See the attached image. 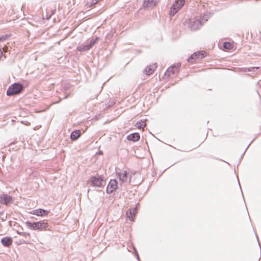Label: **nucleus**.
Wrapping results in <instances>:
<instances>
[{"label":"nucleus","mask_w":261,"mask_h":261,"mask_svg":"<svg viewBox=\"0 0 261 261\" xmlns=\"http://www.w3.org/2000/svg\"><path fill=\"white\" fill-rule=\"evenodd\" d=\"M215 159H216V160H219V159H217V158H215ZM220 161H223V160H220Z\"/></svg>","instance_id":"nucleus-46"},{"label":"nucleus","mask_w":261,"mask_h":261,"mask_svg":"<svg viewBox=\"0 0 261 261\" xmlns=\"http://www.w3.org/2000/svg\"><path fill=\"white\" fill-rule=\"evenodd\" d=\"M182 151H185V152H186V151H190V150H181Z\"/></svg>","instance_id":"nucleus-45"},{"label":"nucleus","mask_w":261,"mask_h":261,"mask_svg":"<svg viewBox=\"0 0 261 261\" xmlns=\"http://www.w3.org/2000/svg\"><path fill=\"white\" fill-rule=\"evenodd\" d=\"M7 38V37L6 36H2V37H0V42L1 41H3L5 40H6Z\"/></svg>","instance_id":"nucleus-32"},{"label":"nucleus","mask_w":261,"mask_h":261,"mask_svg":"<svg viewBox=\"0 0 261 261\" xmlns=\"http://www.w3.org/2000/svg\"><path fill=\"white\" fill-rule=\"evenodd\" d=\"M259 84L261 86V81L259 82Z\"/></svg>","instance_id":"nucleus-47"},{"label":"nucleus","mask_w":261,"mask_h":261,"mask_svg":"<svg viewBox=\"0 0 261 261\" xmlns=\"http://www.w3.org/2000/svg\"><path fill=\"white\" fill-rule=\"evenodd\" d=\"M146 126V123L143 121L138 122L136 124V126L138 128H143Z\"/></svg>","instance_id":"nucleus-21"},{"label":"nucleus","mask_w":261,"mask_h":261,"mask_svg":"<svg viewBox=\"0 0 261 261\" xmlns=\"http://www.w3.org/2000/svg\"><path fill=\"white\" fill-rule=\"evenodd\" d=\"M14 225L15 224H17V228H18V230H16V233L19 234V235H20L22 237H25V238L28 237V238H31V234L29 232H23L22 230H23V228L20 226V225L19 224H17L16 222H14Z\"/></svg>","instance_id":"nucleus-15"},{"label":"nucleus","mask_w":261,"mask_h":261,"mask_svg":"<svg viewBox=\"0 0 261 261\" xmlns=\"http://www.w3.org/2000/svg\"><path fill=\"white\" fill-rule=\"evenodd\" d=\"M258 67H251L249 68H245L244 71H253L255 69H257Z\"/></svg>","instance_id":"nucleus-26"},{"label":"nucleus","mask_w":261,"mask_h":261,"mask_svg":"<svg viewBox=\"0 0 261 261\" xmlns=\"http://www.w3.org/2000/svg\"><path fill=\"white\" fill-rule=\"evenodd\" d=\"M1 243L4 247H9L13 243V239L11 237H5L1 239Z\"/></svg>","instance_id":"nucleus-13"},{"label":"nucleus","mask_w":261,"mask_h":261,"mask_svg":"<svg viewBox=\"0 0 261 261\" xmlns=\"http://www.w3.org/2000/svg\"><path fill=\"white\" fill-rule=\"evenodd\" d=\"M135 255L136 257V258L138 261H141L139 256V254H138V251H136V253H135Z\"/></svg>","instance_id":"nucleus-30"},{"label":"nucleus","mask_w":261,"mask_h":261,"mask_svg":"<svg viewBox=\"0 0 261 261\" xmlns=\"http://www.w3.org/2000/svg\"><path fill=\"white\" fill-rule=\"evenodd\" d=\"M134 149L136 158L139 159H145L146 156L150 154L149 148H135Z\"/></svg>","instance_id":"nucleus-6"},{"label":"nucleus","mask_w":261,"mask_h":261,"mask_svg":"<svg viewBox=\"0 0 261 261\" xmlns=\"http://www.w3.org/2000/svg\"><path fill=\"white\" fill-rule=\"evenodd\" d=\"M174 165V164H172V165H171V166H169V167H167L166 169H165L164 170V171H165V170H167V169L169 168L170 167L172 166H173V165Z\"/></svg>","instance_id":"nucleus-41"},{"label":"nucleus","mask_w":261,"mask_h":261,"mask_svg":"<svg viewBox=\"0 0 261 261\" xmlns=\"http://www.w3.org/2000/svg\"><path fill=\"white\" fill-rule=\"evenodd\" d=\"M77 50L80 51L88 50V48L86 47L85 44H81L77 47Z\"/></svg>","instance_id":"nucleus-22"},{"label":"nucleus","mask_w":261,"mask_h":261,"mask_svg":"<svg viewBox=\"0 0 261 261\" xmlns=\"http://www.w3.org/2000/svg\"><path fill=\"white\" fill-rule=\"evenodd\" d=\"M81 135V132L79 130H76L71 133L70 138L72 140H76Z\"/></svg>","instance_id":"nucleus-20"},{"label":"nucleus","mask_w":261,"mask_h":261,"mask_svg":"<svg viewBox=\"0 0 261 261\" xmlns=\"http://www.w3.org/2000/svg\"><path fill=\"white\" fill-rule=\"evenodd\" d=\"M223 47L225 49H230L232 47V45L230 43L226 42L224 43Z\"/></svg>","instance_id":"nucleus-23"},{"label":"nucleus","mask_w":261,"mask_h":261,"mask_svg":"<svg viewBox=\"0 0 261 261\" xmlns=\"http://www.w3.org/2000/svg\"><path fill=\"white\" fill-rule=\"evenodd\" d=\"M4 211H2V212H0V216H1L2 215H3L4 214Z\"/></svg>","instance_id":"nucleus-42"},{"label":"nucleus","mask_w":261,"mask_h":261,"mask_svg":"<svg viewBox=\"0 0 261 261\" xmlns=\"http://www.w3.org/2000/svg\"><path fill=\"white\" fill-rule=\"evenodd\" d=\"M14 199L13 197L8 194L3 193L0 194V204L9 206L13 203Z\"/></svg>","instance_id":"nucleus-5"},{"label":"nucleus","mask_w":261,"mask_h":261,"mask_svg":"<svg viewBox=\"0 0 261 261\" xmlns=\"http://www.w3.org/2000/svg\"><path fill=\"white\" fill-rule=\"evenodd\" d=\"M3 56V51L0 49V60L1 59L2 57Z\"/></svg>","instance_id":"nucleus-37"},{"label":"nucleus","mask_w":261,"mask_h":261,"mask_svg":"<svg viewBox=\"0 0 261 261\" xmlns=\"http://www.w3.org/2000/svg\"><path fill=\"white\" fill-rule=\"evenodd\" d=\"M156 67L155 64L149 65L144 70V72L147 75H150L152 73Z\"/></svg>","instance_id":"nucleus-19"},{"label":"nucleus","mask_w":261,"mask_h":261,"mask_svg":"<svg viewBox=\"0 0 261 261\" xmlns=\"http://www.w3.org/2000/svg\"><path fill=\"white\" fill-rule=\"evenodd\" d=\"M118 189V183L116 179H111L107 185L106 192L108 194H111Z\"/></svg>","instance_id":"nucleus-7"},{"label":"nucleus","mask_w":261,"mask_h":261,"mask_svg":"<svg viewBox=\"0 0 261 261\" xmlns=\"http://www.w3.org/2000/svg\"><path fill=\"white\" fill-rule=\"evenodd\" d=\"M22 86L20 84L14 83L9 87L7 91V95H13L19 93L22 89Z\"/></svg>","instance_id":"nucleus-4"},{"label":"nucleus","mask_w":261,"mask_h":261,"mask_svg":"<svg viewBox=\"0 0 261 261\" xmlns=\"http://www.w3.org/2000/svg\"><path fill=\"white\" fill-rule=\"evenodd\" d=\"M7 50H8V47H4L3 48V51L4 52H7Z\"/></svg>","instance_id":"nucleus-38"},{"label":"nucleus","mask_w":261,"mask_h":261,"mask_svg":"<svg viewBox=\"0 0 261 261\" xmlns=\"http://www.w3.org/2000/svg\"><path fill=\"white\" fill-rule=\"evenodd\" d=\"M185 25H188V27L192 31H196L200 28L202 25V23L200 18H195L186 20Z\"/></svg>","instance_id":"nucleus-3"},{"label":"nucleus","mask_w":261,"mask_h":261,"mask_svg":"<svg viewBox=\"0 0 261 261\" xmlns=\"http://www.w3.org/2000/svg\"><path fill=\"white\" fill-rule=\"evenodd\" d=\"M237 179H238V182H239V186H240V187H241V186H240V182H239V178H238V176H237ZM240 188H241V187H240Z\"/></svg>","instance_id":"nucleus-43"},{"label":"nucleus","mask_w":261,"mask_h":261,"mask_svg":"<svg viewBox=\"0 0 261 261\" xmlns=\"http://www.w3.org/2000/svg\"><path fill=\"white\" fill-rule=\"evenodd\" d=\"M28 229L41 231L46 230L49 225L45 220H40L38 221H27L24 223Z\"/></svg>","instance_id":"nucleus-2"},{"label":"nucleus","mask_w":261,"mask_h":261,"mask_svg":"<svg viewBox=\"0 0 261 261\" xmlns=\"http://www.w3.org/2000/svg\"><path fill=\"white\" fill-rule=\"evenodd\" d=\"M200 20L201 21L202 24L203 23H204L205 21L207 20V15H204L203 16L202 18L201 19H200Z\"/></svg>","instance_id":"nucleus-27"},{"label":"nucleus","mask_w":261,"mask_h":261,"mask_svg":"<svg viewBox=\"0 0 261 261\" xmlns=\"http://www.w3.org/2000/svg\"><path fill=\"white\" fill-rule=\"evenodd\" d=\"M103 154V151L102 150H99L98 151L96 152L94 155L92 157L93 159L95 158V160L97 159V157L99 155H102Z\"/></svg>","instance_id":"nucleus-24"},{"label":"nucleus","mask_w":261,"mask_h":261,"mask_svg":"<svg viewBox=\"0 0 261 261\" xmlns=\"http://www.w3.org/2000/svg\"><path fill=\"white\" fill-rule=\"evenodd\" d=\"M132 248H133L135 253H136V251H137L136 248L134 245H132Z\"/></svg>","instance_id":"nucleus-34"},{"label":"nucleus","mask_w":261,"mask_h":261,"mask_svg":"<svg viewBox=\"0 0 261 261\" xmlns=\"http://www.w3.org/2000/svg\"><path fill=\"white\" fill-rule=\"evenodd\" d=\"M128 172L126 170H123L122 172L121 177H120V181L122 182H130L131 178H128Z\"/></svg>","instance_id":"nucleus-16"},{"label":"nucleus","mask_w":261,"mask_h":261,"mask_svg":"<svg viewBox=\"0 0 261 261\" xmlns=\"http://www.w3.org/2000/svg\"><path fill=\"white\" fill-rule=\"evenodd\" d=\"M180 67V64H175L171 67H170L166 71L165 75L168 76H171L172 74H174L176 72L178 71Z\"/></svg>","instance_id":"nucleus-12"},{"label":"nucleus","mask_w":261,"mask_h":261,"mask_svg":"<svg viewBox=\"0 0 261 261\" xmlns=\"http://www.w3.org/2000/svg\"><path fill=\"white\" fill-rule=\"evenodd\" d=\"M137 212V210L136 209V207L129 208L127 211L126 214L130 221H134L135 217L136 216Z\"/></svg>","instance_id":"nucleus-14"},{"label":"nucleus","mask_w":261,"mask_h":261,"mask_svg":"<svg viewBox=\"0 0 261 261\" xmlns=\"http://www.w3.org/2000/svg\"><path fill=\"white\" fill-rule=\"evenodd\" d=\"M31 238H25V239H20L15 241L17 245H20L22 244H29L30 243Z\"/></svg>","instance_id":"nucleus-18"},{"label":"nucleus","mask_w":261,"mask_h":261,"mask_svg":"<svg viewBox=\"0 0 261 261\" xmlns=\"http://www.w3.org/2000/svg\"><path fill=\"white\" fill-rule=\"evenodd\" d=\"M255 236H256V239H257V242H258V245H259V246L260 247V248H261V246H260V243H259V242L258 238V237H257V234H255Z\"/></svg>","instance_id":"nucleus-36"},{"label":"nucleus","mask_w":261,"mask_h":261,"mask_svg":"<svg viewBox=\"0 0 261 261\" xmlns=\"http://www.w3.org/2000/svg\"><path fill=\"white\" fill-rule=\"evenodd\" d=\"M106 180L103 175L97 173L95 175H91L86 181V185L90 187L101 188L106 185Z\"/></svg>","instance_id":"nucleus-1"},{"label":"nucleus","mask_w":261,"mask_h":261,"mask_svg":"<svg viewBox=\"0 0 261 261\" xmlns=\"http://www.w3.org/2000/svg\"><path fill=\"white\" fill-rule=\"evenodd\" d=\"M248 148H246V149L244 150V151L243 152V153L241 154V156H240V159H239V163H238V165H237V166H239V165L240 164V163H241V160H242V158H243V156H244V155L245 153L246 152V150H247V149Z\"/></svg>","instance_id":"nucleus-28"},{"label":"nucleus","mask_w":261,"mask_h":261,"mask_svg":"<svg viewBox=\"0 0 261 261\" xmlns=\"http://www.w3.org/2000/svg\"><path fill=\"white\" fill-rule=\"evenodd\" d=\"M184 0H177L175 2L171 8L170 11V15L173 16L184 5Z\"/></svg>","instance_id":"nucleus-8"},{"label":"nucleus","mask_w":261,"mask_h":261,"mask_svg":"<svg viewBox=\"0 0 261 261\" xmlns=\"http://www.w3.org/2000/svg\"><path fill=\"white\" fill-rule=\"evenodd\" d=\"M160 0H144L143 6L145 8L151 9L154 7Z\"/></svg>","instance_id":"nucleus-11"},{"label":"nucleus","mask_w":261,"mask_h":261,"mask_svg":"<svg viewBox=\"0 0 261 261\" xmlns=\"http://www.w3.org/2000/svg\"><path fill=\"white\" fill-rule=\"evenodd\" d=\"M85 45H86V47L88 48V50L90 49L91 48V46H90V45L88 44V43H86L85 44Z\"/></svg>","instance_id":"nucleus-35"},{"label":"nucleus","mask_w":261,"mask_h":261,"mask_svg":"<svg viewBox=\"0 0 261 261\" xmlns=\"http://www.w3.org/2000/svg\"><path fill=\"white\" fill-rule=\"evenodd\" d=\"M116 175H117V177L119 178V180L120 181V177H121L122 172H117L116 173Z\"/></svg>","instance_id":"nucleus-29"},{"label":"nucleus","mask_w":261,"mask_h":261,"mask_svg":"<svg viewBox=\"0 0 261 261\" xmlns=\"http://www.w3.org/2000/svg\"><path fill=\"white\" fill-rule=\"evenodd\" d=\"M7 219V214L6 215V217L5 218H3V217H1L0 218V219L2 221H6V220Z\"/></svg>","instance_id":"nucleus-33"},{"label":"nucleus","mask_w":261,"mask_h":261,"mask_svg":"<svg viewBox=\"0 0 261 261\" xmlns=\"http://www.w3.org/2000/svg\"><path fill=\"white\" fill-rule=\"evenodd\" d=\"M127 139L129 141L135 142L139 140L140 135L138 133H133L127 136Z\"/></svg>","instance_id":"nucleus-17"},{"label":"nucleus","mask_w":261,"mask_h":261,"mask_svg":"<svg viewBox=\"0 0 261 261\" xmlns=\"http://www.w3.org/2000/svg\"><path fill=\"white\" fill-rule=\"evenodd\" d=\"M99 38L96 37L94 39H92L90 40V42L88 43V44L91 46V47L95 44V43L97 42V41L98 40Z\"/></svg>","instance_id":"nucleus-25"},{"label":"nucleus","mask_w":261,"mask_h":261,"mask_svg":"<svg viewBox=\"0 0 261 261\" xmlns=\"http://www.w3.org/2000/svg\"><path fill=\"white\" fill-rule=\"evenodd\" d=\"M206 53L204 51H199L194 53L191 56V57L188 59V61L190 62L192 59H201L205 56Z\"/></svg>","instance_id":"nucleus-10"},{"label":"nucleus","mask_w":261,"mask_h":261,"mask_svg":"<svg viewBox=\"0 0 261 261\" xmlns=\"http://www.w3.org/2000/svg\"><path fill=\"white\" fill-rule=\"evenodd\" d=\"M135 255L136 257V258L138 261H141L139 256V254H138V251H136V253H135Z\"/></svg>","instance_id":"nucleus-31"},{"label":"nucleus","mask_w":261,"mask_h":261,"mask_svg":"<svg viewBox=\"0 0 261 261\" xmlns=\"http://www.w3.org/2000/svg\"><path fill=\"white\" fill-rule=\"evenodd\" d=\"M31 214L37 216L43 217L48 215L49 214V211L45 209L39 208L33 210L31 212Z\"/></svg>","instance_id":"nucleus-9"},{"label":"nucleus","mask_w":261,"mask_h":261,"mask_svg":"<svg viewBox=\"0 0 261 261\" xmlns=\"http://www.w3.org/2000/svg\"><path fill=\"white\" fill-rule=\"evenodd\" d=\"M146 161L147 163H149V160L148 159H146Z\"/></svg>","instance_id":"nucleus-44"},{"label":"nucleus","mask_w":261,"mask_h":261,"mask_svg":"<svg viewBox=\"0 0 261 261\" xmlns=\"http://www.w3.org/2000/svg\"><path fill=\"white\" fill-rule=\"evenodd\" d=\"M9 151H11V148H9Z\"/></svg>","instance_id":"nucleus-49"},{"label":"nucleus","mask_w":261,"mask_h":261,"mask_svg":"<svg viewBox=\"0 0 261 261\" xmlns=\"http://www.w3.org/2000/svg\"><path fill=\"white\" fill-rule=\"evenodd\" d=\"M13 223V222L12 221H9V225L10 227L12 226V223Z\"/></svg>","instance_id":"nucleus-39"},{"label":"nucleus","mask_w":261,"mask_h":261,"mask_svg":"<svg viewBox=\"0 0 261 261\" xmlns=\"http://www.w3.org/2000/svg\"><path fill=\"white\" fill-rule=\"evenodd\" d=\"M14 147H12V150H14Z\"/></svg>","instance_id":"nucleus-48"},{"label":"nucleus","mask_w":261,"mask_h":261,"mask_svg":"<svg viewBox=\"0 0 261 261\" xmlns=\"http://www.w3.org/2000/svg\"><path fill=\"white\" fill-rule=\"evenodd\" d=\"M139 205V203L138 202L136 204L135 207H136V209L137 210L138 206Z\"/></svg>","instance_id":"nucleus-40"}]
</instances>
